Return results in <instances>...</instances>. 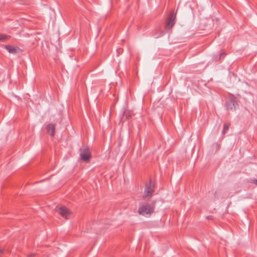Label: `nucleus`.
Listing matches in <instances>:
<instances>
[{"instance_id":"1","label":"nucleus","mask_w":257,"mask_h":257,"mask_svg":"<svg viewBox=\"0 0 257 257\" xmlns=\"http://www.w3.org/2000/svg\"><path fill=\"white\" fill-rule=\"evenodd\" d=\"M154 204L144 205L139 208L138 213L143 216H150L154 212Z\"/></svg>"},{"instance_id":"2","label":"nucleus","mask_w":257,"mask_h":257,"mask_svg":"<svg viewBox=\"0 0 257 257\" xmlns=\"http://www.w3.org/2000/svg\"><path fill=\"white\" fill-rule=\"evenodd\" d=\"M80 157L83 162H88L91 158V154L87 146H83L80 149Z\"/></svg>"},{"instance_id":"3","label":"nucleus","mask_w":257,"mask_h":257,"mask_svg":"<svg viewBox=\"0 0 257 257\" xmlns=\"http://www.w3.org/2000/svg\"><path fill=\"white\" fill-rule=\"evenodd\" d=\"M154 192V187L152 185L151 181L146 184L145 189L144 193L143 198L146 199L147 197H151Z\"/></svg>"},{"instance_id":"4","label":"nucleus","mask_w":257,"mask_h":257,"mask_svg":"<svg viewBox=\"0 0 257 257\" xmlns=\"http://www.w3.org/2000/svg\"><path fill=\"white\" fill-rule=\"evenodd\" d=\"M57 211L65 219H68L72 214L71 211L65 206H61Z\"/></svg>"},{"instance_id":"5","label":"nucleus","mask_w":257,"mask_h":257,"mask_svg":"<svg viewBox=\"0 0 257 257\" xmlns=\"http://www.w3.org/2000/svg\"><path fill=\"white\" fill-rule=\"evenodd\" d=\"M176 16L173 12L171 13L166 21V28L168 29H172L175 24V20Z\"/></svg>"},{"instance_id":"6","label":"nucleus","mask_w":257,"mask_h":257,"mask_svg":"<svg viewBox=\"0 0 257 257\" xmlns=\"http://www.w3.org/2000/svg\"><path fill=\"white\" fill-rule=\"evenodd\" d=\"M237 104L234 99L229 100L226 104V109L229 110L234 111L236 109Z\"/></svg>"},{"instance_id":"7","label":"nucleus","mask_w":257,"mask_h":257,"mask_svg":"<svg viewBox=\"0 0 257 257\" xmlns=\"http://www.w3.org/2000/svg\"><path fill=\"white\" fill-rule=\"evenodd\" d=\"M4 47L10 53L13 54H16L20 50L19 47L12 45H4Z\"/></svg>"},{"instance_id":"8","label":"nucleus","mask_w":257,"mask_h":257,"mask_svg":"<svg viewBox=\"0 0 257 257\" xmlns=\"http://www.w3.org/2000/svg\"><path fill=\"white\" fill-rule=\"evenodd\" d=\"M56 126L54 124L50 123L46 126L47 132L50 134L51 137H54L55 135Z\"/></svg>"},{"instance_id":"9","label":"nucleus","mask_w":257,"mask_h":257,"mask_svg":"<svg viewBox=\"0 0 257 257\" xmlns=\"http://www.w3.org/2000/svg\"><path fill=\"white\" fill-rule=\"evenodd\" d=\"M10 36L0 33V41L4 42L8 40Z\"/></svg>"},{"instance_id":"10","label":"nucleus","mask_w":257,"mask_h":257,"mask_svg":"<svg viewBox=\"0 0 257 257\" xmlns=\"http://www.w3.org/2000/svg\"><path fill=\"white\" fill-rule=\"evenodd\" d=\"M230 124L229 123H224L223 125V129L222 132L223 135H224L228 130Z\"/></svg>"},{"instance_id":"11","label":"nucleus","mask_w":257,"mask_h":257,"mask_svg":"<svg viewBox=\"0 0 257 257\" xmlns=\"http://www.w3.org/2000/svg\"><path fill=\"white\" fill-rule=\"evenodd\" d=\"M122 115L123 118L125 117L126 120H128L131 117V115L129 114V113H123Z\"/></svg>"},{"instance_id":"12","label":"nucleus","mask_w":257,"mask_h":257,"mask_svg":"<svg viewBox=\"0 0 257 257\" xmlns=\"http://www.w3.org/2000/svg\"><path fill=\"white\" fill-rule=\"evenodd\" d=\"M34 255H35V254H34V253H31V254H28V255H27V256H28V257H33Z\"/></svg>"},{"instance_id":"13","label":"nucleus","mask_w":257,"mask_h":257,"mask_svg":"<svg viewBox=\"0 0 257 257\" xmlns=\"http://www.w3.org/2000/svg\"><path fill=\"white\" fill-rule=\"evenodd\" d=\"M252 183L257 185V180H254L252 181Z\"/></svg>"},{"instance_id":"14","label":"nucleus","mask_w":257,"mask_h":257,"mask_svg":"<svg viewBox=\"0 0 257 257\" xmlns=\"http://www.w3.org/2000/svg\"><path fill=\"white\" fill-rule=\"evenodd\" d=\"M164 34V32L163 31L161 32V36H163Z\"/></svg>"}]
</instances>
